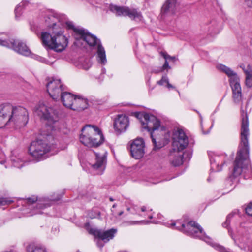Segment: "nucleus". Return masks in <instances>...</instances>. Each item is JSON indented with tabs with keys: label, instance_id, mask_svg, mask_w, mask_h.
Returning a JSON list of instances; mask_svg holds the SVG:
<instances>
[{
	"label": "nucleus",
	"instance_id": "obj_1",
	"mask_svg": "<svg viewBox=\"0 0 252 252\" xmlns=\"http://www.w3.org/2000/svg\"><path fill=\"white\" fill-rule=\"evenodd\" d=\"M241 144L242 147L237 151V156L234 161L233 171L229 176L231 181L240 176L243 169L245 168V162L248 163L249 156V146L248 136L249 135V120L247 112L241 111Z\"/></svg>",
	"mask_w": 252,
	"mask_h": 252
},
{
	"label": "nucleus",
	"instance_id": "obj_2",
	"mask_svg": "<svg viewBox=\"0 0 252 252\" xmlns=\"http://www.w3.org/2000/svg\"><path fill=\"white\" fill-rule=\"evenodd\" d=\"M80 141L87 147L96 148L103 143L104 137L97 126L87 125L81 129Z\"/></svg>",
	"mask_w": 252,
	"mask_h": 252
},
{
	"label": "nucleus",
	"instance_id": "obj_3",
	"mask_svg": "<svg viewBox=\"0 0 252 252\" xmlns=\"http://www.w3.org/2000/svg\"><path fill=\"white\" fill-rule=\"evenodd\" d=\"M177 224H180L181 226H178L175 229L179 230L187 235L200 239H201L205 235L202 228L195 221H190L187 224H181L179 221H177L176 222H172L171 224V226L174 227Z\"/></svg>",
	"mask_w": 252,
	"mask_h": 252
},
{
	"label": "nucleus",
	"instance_id": "obj_4",
	"mask_svg": "<svg viewBox=\"0 0 252 252\" xmlns=\"http://www.w3.org/2000/svg\"><path fill=\"white\" fill-rule=\"evenodd\" d=\"M143 122L142 125V127L150 132L154 145V149H160L162 147V145L157 144L156 138L153 135L154 131L158 129L160 126V121L154 115L148 114V115H146L145 120H144Z\"/></svg>",
	"mask_w": 252,
	"mask_h": 252
},
{
	"label": "nucleus",
	"instance_id": "obj_5",
	"mask_svg": "<svg viewBox=\"0 0 252 252\" xmlns=\"http://www.w3.org/2000/svg\"><path fill=\"white\" fill-rule=\"evenodd\" d=\"M34 111L41 119L52 124L58 120V111L52 107H47L42 102H39L34 108Z\"/></svg>",
	"mask_w": 252,
	"mask_h": 252
},
{
	"label": "nucleus",
	"instance_id": "obj_6",
	"mask_svg": "<svg viewBox=\"0 0 252 252\" xmlns=\"http://www.w3.org/2000/svg\"><path fill=\"white\" fill-rule=\"evenodd\" d=\"M12 109L10 118V123H12L19 127L25 126L29 120V114L27 109L21 106L13 105Z\"/></svg>",
	"mask_w": 252,
	"mask_h": 252
},
{
	"label": "nucleus",
	"instance_id": "obj_7",
	"mask_svg": "<svg viewBox=\"0 0 252 252\" xmlns=\"http://www.w3.org/2000/svg\"><path fill=\"white\" fill-rule=\"evenodd\" d=\"M109 8L110 10L115 13L117 16H128L131 19L139 20H141L142 18L141 12L137 11L136 9H130L128 7L119 6L113 4L110 5Z\"/></svg>",
	"mask_w": 252,
	"mask_h": 252
},
{
	"label": "nucleus",
	"instance_id": "obj_8",
	"mask_svg": "<svg viewBox=\"0 0 252 252\" xmlns=\"http://www.w3.org/2000/svg\"><path fill=\"white\" fill-rule=\"evenodd\" d=\"M172 140L173 151H182L189 144L188 138L182 129H179L174 132Z\"/></svg>",
	"mask_w": 252,
	"mask_h": 252
},
{
	"label": "nucleus",
	"instance_id": "obj_9",
	"mask_svg": "<svg viewBox=\"0 0 252 252\" xmlns=\"http://www.w3.org/2000/svg\"><path fill=\"white\" fill-rule=\"evenodd\" d=\"M0 45L8 48L11 47L15 51L24 56H28L31 53L26 44L19 40L11 39L8 41L0 39Z\"/></svg>",
	"mask_w": 252,
	"mask_h": 252
},
{
	"label": "nucleus",
	"instance_id": "obj_10",
	"mask_svg": "<svg viewBox=\"0 0 252 252\" xmlns=\"http://www.w3.org/2000/svg\"><path fill=\"white\" fill-rule=\"evenodd\" d=\"M35 149L32 151V161L37 162L46 158L45 155L50 151V147L42 140L32 141Z\"/></svg>",
	"mask_w": 252,
	"mask_h": 252
},
{
	"label": "nucleus",
	"instance_id": "obj_11",
	"mask_svg": "<svg viewBox=\"0 0 252 252\" xmlns=\"http://www.w3.org/2000/svg\"><path fill=\"white\" fill-rule=\"evenodd\" d=\"M47 80L48 82L46 84L47 91L50 97L53 99L57 100L59 99L60 94L63 90L61 80L53 78L51 80H49V78H48Z\"/></svg>",
	"mask_w": 252,
	"mask_h": 252
},
{
	"label": "nucleus",
	"instance_id": "obj_12",
	"mask_svg": "<svg viewBox=\"0 0 252 252\" xmlns=\"http://www.w3.org/2000/svg\"><path fill=\"white\" fill-rule=\"evenodd\" d=\"M129 126V118L126 115L119 114L114 120L113 128L118 134L126 131Z\"/></svg>",
	"mask_w": 252,
	"mask_h": 252
},
{
	"label": "nucleus",
	"instance_id": "obj_13",
	"mask_svg": "<svg viewBox=\"0 0 252 252\" xmlns=\"http://www.w3.org/2000/svg\"><path fill=\"white\" fill-rule=\"evenodd\" d=\"M130 151L131 156L135 159H140L144 154V141L142 138H137L130 143Z\"/></svg>",
	"mask_w": 252,
	"mask_h": 252
},
{
	"label": "nucleus",
	"instance_id": "obj_14",
	"mask_svg": "<svg viewBox=\"0 0 252 252\" xmlns=\"http://www.w3.org/2000/svg\"><path fill=\"white\" fill-rule=\"evenodd\" d=\"M88 231L89 234L94 235L95 237L104 241V242L107 243L114 237L117 230L114 228L106 231L90 228Z\"/></svg>",
	"mask_w": 252,
	"mask_h": 252
},
{
	"label": "nucleus",
	"instance_id": "obj_15",
	"mask_svg": "<svg viewBox=\"0 0 252 252\" xmlns=\"http://www.w3.org/2000/svg\"><path fill=\"white\" fill-rule=\"evenodd\" d=\"M12 105L6 103L0 105V128L10 123Z\"/></svg>",
	"mask_w": 252,
	"mask_h": 252
},
{
	"label": "nucleus",
	"instance_id": "obj_16",
	"mask_svg": "<svg viewBox=\"0 0 252 252\" xmlns=\"http://www.w3.org/2000/svg\"><path fill=\"white\" fill-rule=\"evenodd\" d=\"M68 43V39L62 32H59L53 35V50L61 52L65 50Z\"/></svg>",
	"mask_w": 252,
	"mask_h": 252
},
{
	"label": "nucleus",
	"instance_id": "obj_17",
	"mask_svg": "<svg viewBox=\"0 0 252 252\" xmlns=\"http://www.w3.org/2000/svg\"><path fill=\"white\" fill-rule=\"evenodd\" d=\"M32 215L41 214V210L51 206V204L46 199H38L37 197L32 196Z\"/></svg>",
	"mask_w": 252,
	"mask_h": 252
},
{
	"label": "nucleus",
	"instance_id": "obj_18",
	"mask_svg": "<svg viewBox=\"0 0 252 252\" xmlns=\"http://www.w3.org/2000/svg\"><path fill=\"white\" fill-rule=\"evenodd\" d=\"M176 3L177 0H166L161 8V16L174 14L176 9Z\"/></svg>",
	"mask_w": 252,
	"mask_h": 252
},
{
	"label": "nucleus",
	"instance_id": "obj_19",
	"mask_svg": "<svg viewBox=\"0 0 252 252\" xmlns=\"http://www.w3.org/2000/svg\"><path fill=\"white\" fill-rule=\"evenodd\" d=\"M240 79L230 82L232 90L233 98L235 103H239L241 100L242 92L240 84Z\"/></svg>",
	"mask_w": 252,
	"mask_h": 252
},
{
	"label": "nucleus",
	"instance_id": "obj_20",
	"mask_svg": "<svg viewBox=\"0 0 252 252\" xmlns=\"http://www.w3.org/2000/svg\"><path fill=\"white\" fill-rule=\"evenodd\" d=\"M60 96L63 106L71 109L76 95L68 92H62Z\"/></svg>",
	"mask_w": 252,
	"mask_h": 252
},
{
	"label": "nucleus",
	"instance_id": "obj_21",
	"mask_svg": "<svg viewBox=\"0 0 252 252\" xmlns=\"http://www.w3.org/2000/svg\"><path fill=\"white\" fill-rule=\"evenodd\" d=\"M88 106V101L87 99H84L76 95L71 110L81 111L87 108Z\"/></svg>",
	"mask_w": 252,
	"mask_h": 252
},
{
	"label": "nucleus",
	"instance_id": "obj_22",
	"mask_svg": "<svg viewBox=\"0 0 252 252\" xmlns=\"http://www.w3.org/2000/svg\"><path fill=\"white\" fill-rule=\"evenodd\" d=\"M169 158L170 163L174 167L179 166L183 163V154L177 151L171 152Z\"/></svg>",
	"mask_w": 252,
	"mask_h": 252
},
{
	"label": "nucleus",
	"instance_id": "obj_23",
	"mask_svg": "<svg viewBox=\"0 0 252 252\" xmlns=\"http://www.w3.org/2000/svg\"><path fill=\"white\" fill-rule=\"evenodd\" d=\"M83 32L82 34L79 35L80 39L85 41L90 46L94 47L97 44V38L95 36L86 31L84 29Z\"/></svg>",
	"mask_w": 252,
	"mask_h": 252
},
{
	"label": "nucleus",
	"instance_id": "obj_24",
	"mask_svg": "<svg viewBox=\"0 0 252 252\" xmlns=\"http://www.w3.org/2000/svg\"><path fill=\"white\" fill-rule=\"evenodd\" d=\"M10 160L13 165L17 168H21L23 166V164L22 163L23 162H24V164L27 163V162H25L23 159H21V156L16 150H14L11 151Z\"/></svg>",
	"mask_w": 252,
	"mask_h": 252
},
{
	"label": "nucleus",
	"instance_id": "obj_25",
	"mask_svg": "<svg viewBox=\"0 0 252 252\" xmlns=\"http://www.w3.org/2000/svg\"><path fill=\"white\" fill-rule=\"evenodd\" d=\"M41 40L44 47L47 50H53L52 42H53V36L47 32H42L41 35Z\"/></svg>",
	"mask_w": 252,
	"mask_h": 252
},
{
	"label": "nucleus",
	"instance_id": "obj_26",
	"mask_svg": "<svg viewBox=\"0 0 252 252\" xmlns=\"http://www.w3.org/2000/svg\"><path fill=\"white\" fill-rule=\"evenodd\" d=\"M219 68L223 72H224L230 78V82L233 81H237L238 80V78H239L235 72L224 65H220Z\"/></svg>",
	"mask_w": 252,
	"mask_h": 252
},
{
	"label": "nucleus",
	"instance_id": "obj_27",
	"mask_svg": "<svg viewBox=\"0 0 252 252\" xmlns=\"http://www.w3.org/2000/svg\"><path fill=\"white\" fill-rule=\"evenodd\" d=\"M97 54L100 61L99 62L102 64H105L107 61L105 51L100 43L98 44Z\"/></svg>",
	"mask_w": 252,
	"mask_h": 252
},
{
	"label": "nucleus",
	"instance_id": "obj_28",
	"mask_svg": "<svg viewBox=\"0 0 252 252\" xmlns=\"http://www.w3.org/2000/svg\"><path fill=\"white\" fill-rule=\"evenodd\" d=\"M96 161L95 164L92 165V168L96 170H99L100 173H102V171L104 170V164L105 161V158L104 157H96Z\"/></svg>",
	"mask_w": 252,
	"mask_h": 252
},
{
	"label": "nucleus",
	"instance_id": "obj_29",
	"mask_svg": "<svg viewBox=\"0 0 252 252\" xmlns=\"http://www.w3.org/2000/svg\"><path fill=\"white\" fill-rule=\"evenodd\" d=\"M220 157H216L214 158H212L210 159V162L212 168H215L216 171H220L222 169V166L224 164L223 161L219 162Z\"/></svg>",
	"mask_w": 252,
	"mask_h": 252
},
{
	"label": "nucleus",
	"instance_id": "obj_30",
	"mask_svg": "<svg viewBox=\"0 0 252 252\" xmlns=\"http://www.w3.org/2000/svg\"><path fill=\"white\" fill-rule=\"evenodd\" d=\"M29 2L27 0H23L16 7L15 9V17L17 18L21 15L22 10L29 5Z\"/></svg>",
	"mask_w": 252,
	"mask_h": 252
},
{
	"label": "nucleus",
	"instance_id": "obj_31",
	"mask_svg": "<svg viewBox=\"0 0 252 252\" xmlns=\"http://www.w3.org/2000/svg\"><path fill=\"white\" fill-rule=\"evenodd\" d=\"M67 28L68 29L72 30L76 35H79L83 34V28H79L75 27L73 23L71 22H67L66 23Z\"/></svg>",
	"mask_w": 252,
	"mask_h": 252
},
{
	"label": "nucleus",
	"instance_id": "obj_32",
	"mask_svg": "<svg viewBox=\"0 0 252 252\" xmlns=\"http://www.w3.org/2000/svg\"><path fill=\"white\" fill-rule=\"evenodd\" d=\"M244 72L246 75V85L251 88L252 87V70H244Z\"/></svg>",
	"mask_w": 252,
	"mask_h": 252
},
{
	"label": "nucleus",
	"instance_id": "obj_33",
	"mask_svg": "<svg viewBox=\"0 0 252 252\" xmlns=\"http://www.w3.org/2000/svg\"><path fill=\"white\" fill-rule=\"evenodd\" d=\"M148 113L145 112H134L133 115L140 120L141 125H142L144 120H145L146 115H148Z\"/></svg>",
	"mask_w": 252,
	"mask_h": 252
},
{
	"label": "nucleus",
	"instance_id": "obj_34",
	"mask_svg": "<svg viewBox=\"0 0 252 252\" xmlns=\"http://www.w3.org/2000/svg\"><path fill=\"white\" fill-rule=\"evenodd\" d=\"M32 252H47L45 248L41 245L32 244Z\"/></svg>",
	"mask_w": 252,
	"mask_h": 252
},
{
	"label": "nucleus",
	"instance_id": "obj_35",
	"mask_svg": "<svg viewBox=\"0 0 252 252\" xmlns=\"http://www.w3.org/2000/svg\"><path fill=\"white\" fill-rule=\"evenodd\" d=\"M233 214L232 213H230L228 214L226 217V220L224 222L222 223V226L224 228H226L228 229V232H230V229L229 228V226L230 223L231 219L233 217Z\"/></svg>",
	"mask_w": 252,
	"mask_h": 252
},
{
	"label": "nucleus",
	"instance_id": "obj_36",
	"mask_svg": "<svg viewBox=\"0 0 252 252\" xmlns=\"http://www.w3.org/2000/svg\"><path fill=\"white\" fill-rule=\"evenodd\" d=\"M161 56L165 59V60L167 61V60H171L173 62H175L176 60V58L174 56H170L166 52H161L160 53Z\"/></svg>",
	"mask_w": 252,
	"mask_h": 252
},
{
	"label": "nucleus",
	"instance_id": "obj_37",
	"mask_svg": "<svg viewBox=\"0 0 252 252\" xmlns=\"http://www.w3.org/2000/svg\"><path fill=\"white\" fill-rule=\"evenodd\" d=\"M12 202V201L5 198H0V206H4L7 204H10Z\"/></svg>",
	"mask_w": 252,
	"mask_h": 252
},
{
	"label": "nucleus",
	"instance_id": "obj_38",
	"mask_svg": "<svg viewBox=\"0 0 252 252\" xmlns=\"http://www.w3.org/2000/svg\"><path fill=\"white\" fill-rule=\"evenodd\" d=\"M246 213L249 216L252 217V202H250L245 208Z\"/></svg>",
	"mask_w": 252,
	"mask_h": 252
},
{
	"label": "nucleus",
	"instance_id": "obj_39",
	"mask_svg": "<svg viewBox=\"0 0 252 252\" xmlns=\"http://www.w3.org/2000/svg\"><path fill=\"white\" fill-rule=\"evenodd\" d=\"M168 79L166 76H162L161 80L158 82V84L159 85H164V83H167L168 82Z\"/></svg>",
	"mask_w": 252,
	"mask_h": 252
},
{
	"label": "nucleus",
	"instance_id": "obj_40",
	"mask_svg": "<svg viewBox=\"0 0 252 252\" xmlns=\"http://www.w3.org/2000/svg\"><path fill=\"white\" fill-rule=\"evenodd\" d=\"M162 70H168L171 68L170 66L169 65L168 62L167 61L165 60V62L164 63V64L162 65V67H161Z\"/></svg>",
	"mask_w": 252,
	"mask_h": 252
},
{
	"label": "nucleus",
	"instance_id": "obj_41",
	"mask_svg": "<svg viewBox=\"0 0 252 252\" xmlns=\"http://www.w3.org/2000/svg\"><path fill=\"white\" fill-rule=\"evenodd\" d=\"M32 58L37 60H39L42 62H44V61L45 60V59L44 58H43L41 57L38 56L37 55H36L35 54H32Z\"/></svg>",
	"mask_w": 252,
	"mask_h": 252
},
{
	"label": "nucleus",
	"instance_id": "obj_42",
	"mask_svg": "<svg viewBox=\"0 0 252 252\" xmlns=\"http://www.w3.org/2000/svg\"><path fill=\"white\" fill-rule=\"evenodd\" d=\"M162 71H163L162 70V68L161 67H159L158 69H155L152 70V72L154 73L158 74V73H159Z\"/></svg>",
	"mask_w": 252,
	"mask_h": 252
},
{
	"label": "nucleus",
	"instance_id": "obj_43",
	"mask_svg": "<svg viewBox=\"0 0 252 252\" xmlns=\"http://www.w3.org/2000/svg\"><path fill=\"white\" fill-rule=\"evenodd\" d=\"M219 250L220 252H230L228 250H227L225 248L222 246H220L219 247Z\"/></svg>",
	"mask_w": 252,
	"mask_h": 252
},
{
	"label": "nucleus",
	"instance_id": "obj_44",
	"mask_svg": "<svg viewBox=\"0 0 252 252\" xmlns=\"http://www.w3.org/2000/svg\"><path fill=\"white\" fill-rule=\"evenodd\" d=\"M245 3L249 7H252V0H245Z\"/></svg>",
	"mask_w": 252,
	"mask_h": 252
},
{
	"label": "nucleus",
	"instance_id": "obj_45",
	"mask_svg": "<svg viewBox=\"0 0 252 252\" xmlns=\"http://www.w3.org/2000/svg\"><path fill=\"white\" fill-rule=\"evenodd\" d=\"M240 67L242 68V69L243 70V71H244V70H250V69H252L251 68V66L250 65H248L247 66V68L246 69L245 68V65L244 64H242L240 65Z\"/></svg>",
	"mask_w": 252,
	"mask_h": 252
},
{
	"label": "nucleus",
	"instance_id": "obj_46",
	"mask_svg": "<svg viewBox=\"0 0 252 252\" xmlns=\"http://www.w3.org/2000/svg\"><path fill=\"white\" fill-rule=\"evenodd\" d=\"M167 88L168 89H171V88L174 89V88H175V87L173 86H172L171 84H170L169 82H167Z\"/></svg>",
	"mask_w": 252,
	"mask_h": 252
},
{
	"label": "nucleus",
	"instance_id": "obj_47",
	"mask_svg": "<svg viewBox=\"0 0 252 252\" xmlns=\"http://www.w3.org/2000/svg\"><path fill=\"white\" fill-rule=\"evenodd\" d=\"M27 252H31L30 245H29L27 247Z\"/></svg>",
	"mask_w": 252,
	"mask_h": 252
},
{
	"label": "nucleus",
	"instance_id": "obj_48",
	"mask_svg": "<svg viewBox=\"0 0 252 252\" xmlns=\"http://www.w3.org/2000/svg\"><path fill=\"white\" fill-rule=\"evenodd\" d=\"M141 210L142 212H145L146 210V207L145 206H142L141 208Z\"/></svg>",
	"mask_w": 252,
	"mask_h": 252
},
{
	"label": "nucleus",
	"instance_id": "obj_49",
	"mask_svg": "<svg viewBox=\"0 0 252 252\" xmlns=\"http://www.w3.org/2000/svg\"><path fill=\"white\" fill-rule=\"evenodd\" d=\"M89 215H90V218L91 219H94V218H95L96 217V216H95L91 214H89Z\"/></svg>",
	"mask_w": 252,
	"mask_h": 252
},
{
	"label": "nucleus",
	"instance_id": "obj_50",
	"mask_svg": "<svg viewBox=\"0 0 252 252\" xmlns=\"http://www.w3.org/2000/svg\"><path fill=\"white\" fill-rule=\"evenodd\" d=\"M97 245L100 248H102L103 247V245L100 244L99 242H98Z\"/></svg>",
	"mask_w": 252,
	"mask_h": 252
},
{
	"label": "nucleus",
	"instance_id": "obj_51",
	"mask_svg": "<svg viewBox=\"0 0 252 252\" xmlns=\"http://www.w3.org/2000/svg\"><path fill=\"white\" fill-rule=\"evenodd\" d=\"M85 227H89V226H90V224H89V222H87V223H86L85 224Z\"/></svg>",
	"mask_w": 252,
	"mask_h": 252
},
{
	"label": "nucleus",
	"instance_id": "obj_52",
	"mask_svg": "<svg viewBox=\"0 0 252 252\" xmlns=\"http://www.w3.org/2000/svg\"><path fill=\"white\" fill-rule=\"evenodd\" d=\"M28 152H29L30 155H32V152H31L30 147L29 148Z\"/></svg>",
	"mask_w": 252,
	"mask_h": 252
},
{
	"label": "nucleus",
	"instance_id": "obj_53",
	"mask_svg": "<svg viewBox=\"0 0 252 252\" xmlns=\"http://www.w3.org/2000/svg\"><path fill=\"white\" fill-rule=\"evenodd\" d=\"M123 214V211H121V212H120L119 213L118 215H119V216H121V215H122Z\"/></svg>",
	"mask_w": 252,
	"mask_h": 252
},
{
	"label": "nucleus",
	"instance_id": "obj_54",
	"mask_svg": "<svg viewBox=\"0 0 252 252\" xmlns=\"http://www.w3.org/2000/svg\"><path fill=\"white\" fill-rule=\"evenodd\" d=\"M97 214L98 215V217H100V212L99 211H98L96 212Z\"/></svg>",
	"mask_w": 252,
	"mask_h": 252
},
{
	"label": "nucleus",
	"instance_id": "obj_55",
	"mask_svg": "<svg viewBox=\"0 0 252 252\" xmlns=\"http://www.w3.org/2000/svg\"><path fill=\"white\" fill-rule=\"evenodd\" d=\"M110 200L111 201H113L114 200V199L112 198V197H110L109 198Z\"/></svg>",
	"mask_w": 252,
	"mask_h": 252
},
{
	"label": "nucleus",
	"instance_id": "obj_56",
	"mask_svg": "<svg viewBox=\"0 0 252 252\" xmlns=\"http://www.w3.org/2000/svg\"><path fill=\"white\" fill-rule=\"evenodd\" d=\"M149 219H152V218H153L152 216H150L149 217Z\"/></svg>",
	"mask_w": 252,
	"mask_h": 252
},
{
	"label": "nucleus",
	"instance_id": "obj_57",
	"mask_svg": "<svg viewBox=\"0 0 252 252\" xmlns=\"http://www.w3.org/2000/svg\"><path fill=\"white\" fill-rule=\"evenodd\" d=\"M31 198H29L28 201L30 202H31Z\"/></svg>",
	"mask_w": 252,
	"mask_h": 252
},
{
	"label": "nucleus",
	"instance_id": "obj_58",
	"mask_svg": "<svg viewBox=\"0 0 252 252\" xmlns=\"http://www.w3.org/2000/svg\"><path fill=\"white\" fill-rule=\"evenodd\" d=\"M56 24L55 23H54V24H53V28H54V26H56Z\"/></svg>",
	"mask_w": 252,
	"mask_h": 252
},
{
	"label": "nucleus",
	"instance_id": "obj_59",
	"mask_svg": "<svg viewBox=\"0 0 252 252\" xmlns=\"http://www.w3.org/2000/svg\"><path fill=\"white\" fill-rule=\"evenodd\" d=\"M116 207V204H114V205H113V208H114V207Z\"/></svg>",
	"mask_w": 252,
	"mask_h": 252
},
{
	"label": "nucleus",
	"instance_id": "obj_60",
	"mask_svg": "<svg viewBox=\"0 0 252 252\" xmlns=\"http://www.w3.org/2000/svg\"><path fill=\"white\" fill-rule=\"evenodd\" d=\"M127 210H128V211H129V208H127Z\"/></svg>",
	"mask_w": 252,
	"mask_h": 252
},
{
	"label": "nucleus",
	"instance_id": "obj_61",
	"mask_svg": "<svg viewBox=\"0 0 252 252\" xmlns=\"http://www.w3.org/2000/svg\"><path fill=\"white\" fill-rule=\"evenodd\" d=\"M77 252H80L79 251H78Z\"/></svg>",
	"mask_w": 252,
	"mask_h": 252
}]
</instances>
